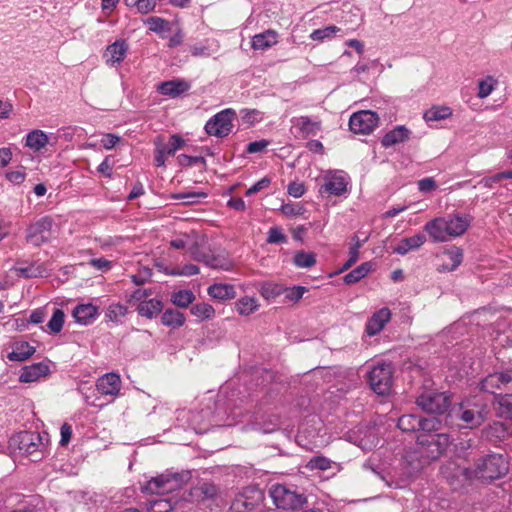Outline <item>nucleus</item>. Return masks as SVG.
I'll use <instances>...</instances> for the list:
<instances>
[{
    "instance_id": "obj_1",
    "label": "nucleus",
    "mask_w": 512,
    "mask_h": 512,
    "mask_svg": "<svg viewBox=\"0 0 512 512\" xmlns=\"http://www.w3.org/2000/svg\"><path fill=\"white\" fill-rule=\"evenodd\" d=\"M472 217L468 214L453 213L428 221L424 230L433 242H447L462 236L471 225Z\"/></svg>"
},
{
    "instance_id": "obj_2",
    "label": "nucleus",
    "mask_w": 512,
    "mask_h": 512,
    "mask_svg": "<svg viewBox=\"0 0 512 512\" xmlns=\"http://www.w3.org/2000/svg\"><path fill=\"white\" fill-rule=\"evenodd\" d=\"M489 414V409L478 396L468 398L461 403L454 405L447 414V417L462 422L464 428L474 429L484 423Z\"/></svg>"
},
{
    "instance_id": "obj_3",
    "label": "nucleus",
    "mask_w": 512,
    "mask_h": 512,
    "mask_svg": "<svg viewBox=\"0 0 512 512\" xmlns=\"http://www.w3.org/2000/svg\"><path fill=\"white\" fill-rule=\"evenodd\" d=\"M508 470V461L503 455L489 454L475 462L472 476L473 479L492 481L504 476Z\"/></svg>"
},
{
    "instance_id": "obj_4",
    "label": "nucleus",
    "mask_w": 512,
    "mask_h": 512,
    "mask_svg": "<svg viewBox=\"0 0 512 512\" xmlns=\"http://www.w3.org/2000/svg\"><path fill=\"white\" fill-rule=\"evenodd\" d=\"M191 479V472H165L147 482L144 491L151 494H165L183 488Z\"/></svg>"
},
{
    "instance_id": "obj_5",
    "label": "nucleus",
    "mask_w": 512,
    "mask_h": 512,
    "mask_svg": "<svg viewBox=\"0 0 512 512\" xmlns=\"http://www.w3.org/2000/svg\"><path fill=\"white\" fill-rule=\"evenodd\" d=\"M270 497L276 507L283 510H300L307 503L305 494L282 484L271 487Z\"/></svg>"
},
{
    "instance_id": "obj_6",
    "label": "nucleus",
    "mask_w": 512,
    "mask_h": 512,
    "mask_svg": "<svg viewBox=\"0 0 512 512\" xmlns=\"http://www.w3.org/2000/svg\"><path fill=\"white\" fill-rule=\"evenodd\" d=\"M416 405L424 412L429 414H444L449 411L451 405L450 397L435 389H426L419 393L415 401Z\"/></svg>"
},
{
    "instance_id": "obj_7",
    "label": "nucleus",
    "mask_w": 512,
    "mask_h": 512,
    "mask_svg": "<svg viewBox=\"0 0 512 512\" xmlns=\"http://www.w3.org/2000/svg\"><path fill=\"white\" fill-rule=\"evenodd\" d=\"M393 366L391 363H379L368 373L371 389L378 395H389L393 388Z\"/></svg>"
},
{
    "instance_id": "obj_8",
    "label": "nucleus",
    "mask_w": 512,
    "mask_h": 512,
    "mask_svg": "<svg viewBox=\"0 0 512 512\" xmlns=\"http://www.w3.org/2000/svg\"><path fill=\"white\" fill-rule=\"evenodd\" d=\"M417 444L431 459H437L443 455L452 444V438L448 433L418 434Z\"/></svg>"
},
{
    "instance_id": "obj_9",
    "label": "nucleus",
    "mask_w": 512,
    "mask_h": 512,
    "mask_svg": "<svg viewBox=\"0 0 512 512\" xmlns=\"http://www.w3.org/2000/svg\"><path fill=\"white\" fill-rule=\"evenodd\" d=\"M480 389L495 397L502 394L512 396V370L489 374L481 381Z\"/></svg>"
},
{
    "instance_id": "obj_10",
    "label": "nucleus",
    "mask_w": 512,
    "mask_h": 512,
    "mask_svg": "<svg viewBox=\"0 0 512 512\" xmlns=\"http://www.w3.org/2000/svg\"><path fill=\"white\" fill-rule=\"evenodd\" d=\"M236 113L233 109H224L214 115L205 124L207 134L223 138L229 135L233 128V119Z\"/></svg>"
},
{
    "instance_id": "obj_11",
    "label": "nucleus",
    "mask_w": 512,
    "mask_h": 512,
    "mask_svg": "<svg viewBox=\"0 0 512 512\" xmlns=\"http://www.w3.org/2000/svg\"><path fill=\"white\" fill-rule=\"evenodd\" d=\"M53 219L50 216H44L31 223L26 231V240L34 246H41L50 241L53 236Z\"/></svg>"
},
{
    "instance_id": "obj_12",
    "label": "nucleus",
    "mask_w": 512,
    "mask_h": 512,
    "mask_svg": "<svg viewBox=\"0 0 512 512\" xmlns=\"http://www.w3.org/2000/svg\"><path fill=\"white\" fill-rule=\"evenodd\" d=\"M441 474L453 489H458L466 482L473 480L472 468L462 467L451 459L442 465Z\"/></svg>"
},
{
    "instance_id": "obj_13",
    "label": "nucleus",
    "mask_w": 512,
    "mask_h": 512,
    "mask_svg": "<svg viewBox=\"0 0 512 512\" xmlns=\"http://www.w3.org/2000/svg\"><path fill=\"white\" fill-rule=\"evenodd\" d=\"M13 440L17 443L18 449L22 454L34 457V461L42 458V448L44 447V444L39 433L23 431L20 432Z\"/></svg>"
},
{
    "instance_id": "obj_14",
    "label": "nucleus",
    "mask_w": 512,
    "mask_h": 512,
    "mask_svg": "<svg viewBox=\"0 0 512 512\" xmlns=\"http://www.w3.org/2000/svg\"><path fill=\"white\" fill-rule=\"evenodd\" d=\"M263 493L255 487H247L237 494L230 506V512H254L262 502Z\"/></svg>"
},
{
    "instance_id": "obj_15",
    "label": "nucleus",
    "mask_w": 512,
    "mask_h": 512,
    "mask_svg": "<svg viewBox=\"0 0 512 512\" xmlns=\"http://www.w3.org/2000/svg\"><path fill=\"white\" fill-rule=\"evenodd\" d=\"M379 117L371 110H363L351 115L349 128L355 134L368 135L377 127Z\"/></svg>"
},
{
    "instance_id": "obj_16",
    "label": "nucleus",
    "mask_w": 512,
    "mask_h": 512,
    "mask_svg": "<svg viewBox=\"0 0 512 512\" xmlns=\"http://www.w3.org/2000/svg\"><path fill=\"white\" fill-rule=\"evenodd\" d=\"M348 180L339 171H329L323 176V183L319 188L320 194L342 196L347 191Z\"/></svg>"
},
{
    "instance_id": "obj_17",
    "label": "nucleus",
    "mask_w": 512,
    "mask_h": 512,
    "mask_svg": "<svg viewBox=\"0 0 512 512\" xmlns=\"http://www.w3.org/2000/svg\"><path fill=\"white\" fill-rule=\"evenodd\" d=\"M292 122L298 136L303 139L316 136L322 130L321 120L312 119L309 116L294 118Z\"/></svg>"
},
{
    "instance_id": "obj_18",
    "label": "nucleus",
    "mask_w": 512,
    "mask_h": 512,
    "mask_svg": "<svg viewBox=\"0 0 512 512\" xmlns=\"http://www.w3.org/2000/svg\"><path fill=\"white\" fill-rule=\"evenodd\" d=\"M121 378L114 372L106 373L96 381V389L101 395L116 397L120 394Z\"/></svg>"
},
{
    "instance_id": "obj_19",
    "label": "nucleus",
    "mask_w": 512,
    "mask_h": 512,
    "mask_svg": "<svg viewBox=\"0 0 512 512\" xmlns=\"http://www.w3.org/2000/svg\"><path fill=\"white\" fill-rule=\"evenodd\" d=\"M184 145V140L178 135H172L168 143L157 145L154 162L157 167L165 165L167 156H173Z\"/></svg>"
},
{
    "instance_id": "obj_20",
    "label": "nucleus",
    "mask_w": 512,
    "mask_h": 512,
    "mask_svg": "<svg viewBox=\"0 0 512 512\" xmlns=\"http://www.w3.org/2000/svg\"><path fill=\"white\" fill-rule=\"evenodd\" d=\"M218 494V486L210 481H199L190 489V496L196 502L213 501Z\"/></svg>"
},
{
    "instance_id": "obj_21",
    "label": "nucleus",
    "mask_w": 512,
    "mask_h": 512,
    "mask_svg": "<svg viewBox=\"0 0 512 512\" xmlns=\"http://www.w3.org/2000/svg\"><path fill=\"white\" fill-rule=\"evenodd\" d=\"M128 49L129 45L126 40H116L106 48L103 54V58L105 59L106 64L109 66L120 64L124 60Z\"/></svg>"
},
{
    "instance_id": "obj_22",
    "label": "nucleus",
    "mask_w": 512,
    "mask_h": 512,
    "mask_svg": "<svg viewBox=\"0 0 512 512\" xmlns=\"http://www.w3.org/2000/svg\"><path fill=\"white\" fill-rule=\"evenodd\" d=\"M391 311L389 308H381L368 319L365 327V331L369 336H375L379 334L385 327V325L391 319Z\"/></svg>"
},
{
    "instance_id": "obj_23",
    "label": "nucleus",
    "mask_w": 512,
    "mask_h": 512,
    "mask_svg": "<svg viewBox=\"0 0 512 512\" xmlns=\"http://www.w3.org/2000/svg\"><path fill=\"white\" fill-rule=\"evenodd\" d=\"M49 373V366L43 362L34 363L32 365L24 366L21 369L19 381L21 383H32L38 381L41 377L47 376Z\"/></svg>"
},
{
    "instance_id": "obj_24",
    "label": "nucleus",
    "mask_w": 512,
    "mask_h": 512,
    "mask_svg": "<svg viewBox=\"0 0 512 512\" xmlns=\"http://www.w3.org/2000/svg\"><path fill=\"white\" fill-rule=\"evenodd\" d=\"M190 89V84L184 79L164 81L158 85V91L165 96L176 98Z\"/></svg>"
},
{
    "instance_id": "obj_25",
    "label": "nucleus",
    "mask_w": 512,
    "mask_h": 512,
    "mask_svg": "<svg viewBox=\"0 0 512 512\" xmlns=\"http://www.w3.org/2000/svg\"><path fill=\"white\" fill-rule=\"evenodd\" d=\"M443 255L447 257L449 261L443 262L438 268L439 272H450L454 271L463 260V251L461 248L453 246L444 251Z\"/></svg>"
},
{
    "instance_id": "obj_26",
    "label": "nucleus",
    "mask_w": 512,
    "mask_h": 512,
    "mask_svg": "<svg viewBox=\"0 0 512 512\" xmlns=\"http://www.w3.org/2000/svg\"><path fill=\"white\" fill-rule=\"evenodd\" d=\"M425 241L426 237L424 234L421 233L413 235L411 237L403 238L397 244V246L393 248V252L400 255H405L412 250L420 248L425 243Z\"/></svg>"
},
{
    "instance_id": "obj_27",
    "label": "nucleus",
    "mask_w": 512,
    "mask_h": 512,
    "mask_svg": "<svg viewBox=\"0 0 512 512\" xmlns=\"http://www.w3.org/2000/svg\"><path fill=\"white\" fill-rule=\"evenodd\" d=\"M97 314L98 308L92 304H79L73 310V317L82 325L92 323Z\"/></svg>"
},
{
    "instance_id": "obj_28",
    "label": "nucleus",
    "mask_w": 512,
    "mask_h": 512,
    "mask_svg": "<svg viewBox=\"0 0 512 512\" xmlns=\"http://www.w3.org/2000/svg\"><path fill=\"white\" fill-rule=\"evenodd\" d=\"M409 137L410 131L405 126H397L382 137L381 144L383 147L387 148L403 143L407 141Z\"/></svg>"
},
{
    "instance_id": "obj_29",
    "label": "nucleus",
    "mask_w": 512,
    "mask_h": 512,
    "mask_svg": "<svg viewBox=\"0 0 512 512\" xmlns=\"http://www.w3.org/2000/svg\"><path fill=\"white\" fill-rule=\"evenodd\" d=\"M36 349L26 341L15 342L12 347V351L7 354V358L10 361L22 362L29 359Z\"/></svg>"
},
{
    "instance_id": "obj_30",
    "label": "nucleus",
    "mask_w": 512,
    "mask_h": 512,
    "mask_svg": "<svg viewBox=\"0 0 512 512\" xmlns=\"http://www.w3.org/2000/svg\"><path fill=\"white\" fill-rule=\"evenodd\" d=\"M208 294L217 300H229L236 296L234 285L217 283L213 284L208 288Z\"/></svg>"
},
{
    "instance_id": "obj_31",
    "label": "nucleus",
    "mask_w": 512,
    "mask_h": 512,
    "mask_svg": "<svg viewBox=\"0 0 512 512\" xmlns=\"http://www.w3.org/2000/svg\"><path fill=\"white\" fill-rule=\"evenodd\" d=\"M278 34L274 30H267L263 33L256 34L252 38V47L255 50H264L270 48L277 43Z\"/></svg>"
},
{
    "instance_id": "obj_32",
    "label": "nucleus",
    "mask_w": 512,
    "mask_h": 512,
    "mask_svg": "<svg viewBox=\"0 0 512 512\" xmlns=\"http://www.w3.org/2000/svg\"><path fill=\"white\" fill-rule=\"evenodd\" d=\"M163 308V304L161 300L158 299H148L146 301H142L137 306V312L143 316L147 317L149 319L155 317L158 315Z\"/></svg>"
},
{
    "instance_id": "obj_33",
    "label": "nucleus",
    "mask_w": 512,
    "mask_h": 512,
    "mask_svg": "<svg viewBox=\"0 0 512 512\" xmlns=\"http://www.w3.org/2000/svg\"><path fill=\"white\" fill-rule=\"evenodd\" d=\"M48 144V136L42 130L35 129L29 132L26 136L25 145L37 152L43 149Z\"/></svg>"
},
{
    "instance_id": "obj_34",
    "label": "nucleus",
    "mask_w": 512,
    "mask_h": 512,
    "mask_svg": "<svg viewBox=\"0 0 512 512\" xmlns=\"http://www.w3.org/2000/svg\"><path fill=\"white\" fill-rule=\"evenodd\" d=\"M510 397L502 394L494 398L493 407L497 416L505 419L512 417V401Z\"/></svg>"
},
{
    "instance_id": "obj_35",
    "label": "nucleus",
    "mask_w": 512,
    "mask_h": 512,
    "mask_svg": "<svg viewBox=\"0 0 512 512\" xmlns=\"http://www.w3.org/2000/svg\"><path fill=\"white\" fill-rule=\"evenodd\" d=\"M185 321L184 314L174 309H166L161 316V323L172 329L182 327Z\"/></svg>"
},
{
    "instance_id": "obj_36",
    "label": "nucleus",
    "mask_w": 512,
    "mask_h": 512,
    "mask_svg": "<svg viewBox=\"0 0 512 512\" xmlns=\"http://www.w3.org/2000/svg\"><path fill=\"white\" fill-rule=\"evenodd\" d=\"M260 307L258 300L255 297L244 296L241 297L235 305L236 311L242 316H249L256 312Z\"/></svg>"
},
{
    "instance_id": "obj_37",
    "label": "nucleus",
    "mask_w": 512,
    "mask_h": 512,
    "mask_svg": "<svg viewBox=\"0 0 512 512\" xmlns=\"http://www.w3.org/2000/svg\"><path fill=\"white\" fill-rule=\"evenodd\" d=\"M452 115V109L448 106H432L425 111L423 118L426 122L440 121L449 118Z\"/></svg>"
},
{
    "instance_id": "obj_38",
    "label": "nucleus",
    "mask_w": 512,
    "mask_h": 512,
    "mask_svg": "<svg viewBox=\"0 0 512 512\" xmlns=\"http://www.w3.org/2000/svg\"><path fill=\"white\" fill-rule=\"evenodd\" d=\"M420 425V417L415 414L402 415L397 422V426L404 432L417 431Z\"/></svg>"
},
{
    "instance_id": "obj_39",
    "label": "nucleus",
    "mask_w": 512,
    "mask_h": 512,
    "mask_svg": "<svg viewBox=\"0 0 512 512\" xmlns=\"http://www.w3.org/2000/svg\"><path fill=\"white\" fill-rule=\"evenodd\" d=\"M370 270L371 264L369 262L362 263L344 276V282L349 285L357 283L364 278Z\"/></svg>"
},
{
    "instance_id": "obj_40",
    "label": "nucleus",
    "mask_w": 512,
    "mask_h": 512,
    "mask_svg": "<svg viewBox=\"0 0 512 512\" xmlns=\"http://www.w3.org/2000/svg\"><path fill=\"white\" fill-rule=\"evenodd\" d=\"M293 264L298 268H311L316 264V254L303 250L295 253Z\"/></svg>"
},
{
    "instance_id": "obj_41",
    "label": "nucleus",
    "mask_w": 512,
    "mask_h": 512,
    "mask_svg": "<svg viewBox=\"0 0 512 512\" xmlns=\"http://www.w3.org/2000/svg\"><path fill=\"white\" fill-rule=\"evenodd\" d=\"M441 426L442 422L438 418L420 417V425L417 431H420L419 434H436L440 432Z\"/></svg>"
},
{
    "instance_id": "obj_42",
    "label": "nucleus",
    "mask_w": 512,
    "mask_h": 512,
    "mask_svg": "<svg viewBox=\"0 0 512 512\" xmlns=\"http://www.w3.org/2000/svg\"><path fill=\"white\" fill-rule=\"evenodd\" d=\"M195 300V295L191 290H179L171 296L174 305L180 308H187Z\"/></svg>"
},
{
    "instance_id": "obj_43",
    "label": "nucleus",
    "mask_w": 512,
    "mask_h": 512,
    "mask_svg": "<svg viewBox=\"0 0 512 512\" xmlns=\"http://www.w3.org/2000/svg\"><path fill=\"white\" fill-rule=\"evenodd\" d=\"M497 84L498 81L493 76H487L484 79L479 80L477 96L480 99L488 97L493 92Z\"/></svg>"
},
{
    "instance_id": "obj_44",
    "label": "nucleus",
    "mask_w": 512,
    "mask_h": 512,
    "mask_svg": "<svg viewBox=\"0 0 512 512\" xmlns=\"http://www.w3.org/2000/svg\"><path fill=\"white\" fill-rule=\"evenodd\" d=\"M127 311V306L121 303H113L107 308L105 315L110 321L117 323L121 317L127 314Z\"/></svg>"
},
{
    "instance_id": "obj_45",
    "label": "nucleus",
    "mask_w": 512,
    "mask_h": 512,
    "mask_svg": "<svg viewBox=\"0 0 512 512\" xmlns=\"http://www.w3.org/2000/svg\"><path fill=\"white\" fill-rule=\"evenodd\" d=\"M173 504L168 498H156L149 501L148 512H170Z\"/></svg>"
},
{
    "instance_id": "obj_46",
    "label": "nucleus",
    "mask_w": 512,
    "mask_h": 512,
    "mask_svg": "<svg viewBox=\"0 0 512 512\" xmlns=\"http://www.w3.org/2000/svg\"><path fill=\"white\" fill-rule=\"evenodd\" d=\"M191 314L202 320L212 319L215 315V310L210 304L198 303L191 308Z\"/></svg>"
},
{
    "instance_id": "obj_47",
    "label": "nucleus",
    "mask_w": 512,
    "mask_h": 512,
    "mask_svg": "<svg viewBox=\"0 0 512 512\" xmlns=\"http://www.w3.org/2000/svg\"><path fill=\"white\" fill-rule=\"evenodd\" d=\"M19 274L25 278H36V277H42L46 269L42 264L39 263H32L27 267H21L18 269Z\"/></svg>"
},
{
    "instance_id": "obj_48",
    "label": "nucleus",
    "mask_w": 512,
    "mask_h": 512,
    "mask_svg": "<svg viewBox=\"0 0 512 512\" xmlns=\"http://www.w3.org/2000/svg\"><path fill=\"white\" fill-rule=\"evenodd\" d=\"M284 292V287L275 283H264L261 286L260 294L265 299H274Z\"/></svg>"
},
{
    "instance_id": "obj_49",
    "label": "nucleus",
    "mask_w": 512,
    "mask_h": 512,
    "mask_svg": "<svg viewBox=\"0 0 512 512\" xmlns=\"http://www.w3.org/2000/svg\"><path fill=\"white\" fill-rule=\"evenodd\" d=\"M340 31V28L335 25H330L321 29H316L310 34V38L315 41H323L331 38L334 34Z\"/></svg>"
},
{
    "instance_id": "obj_50",
    "label": "nucleus",
    "mask_w": 512,
    "mask_h": 512,
    "mask_svg": "<svg viewBox=\"0 0 512 512\" xmlns=\"http://www.w3.org/2000/svg\"><path fill=\"white\" fill-rule=\"evenodd\" d=\"M280 211L286 217L292 218L302 216L306 209L300 203H286L281 206Z\"/></svg>"
},
{
    "instance_id": "obj_51",
    "label": "nucleus",
    "mask_w": 512,
    "mask_h": 512,
    "mask_svg": "<svg viewBox=\"0 0 512 512\" xmlns=\"http://www.w3.org/2000/svg\"><path fill=\"white\" fill-rule=\"evenodd\" d=\"M65 314L61 309H56L47 326L53 333H59L64 325Z\"/></svg>"
},
{
    "instance_id": "obj_52",
    "label": "nucleus",
    "mask_w": 512,
    "mask_h": 512,
    "mask_svg": "<svg viewBox=\"0 0 512 512\" xmlns=\"http://www.w3.org/2000/svg\"><path fill=\"white\" fill-rule=\"evenodd\" d=\"M204 263L213 269L230 270L232 267L231 263L228 260L217 256L205 257Z\"/></svg>"
},
{
    "instance_id": "obj_53",
    "label": "nucleus",
    "mask_w": 512,
    "mask_h": 512,
    "mask_svg": "<svg viewBox=\"0 0 512 512\" xmlns=\"http://www.w3.org/2000/svg\"><path fill=\"white\" fill-rule=\"evenodd\" d=\"M287 236L278 227H272L268 231L267 242L270 244H283L287 242Z\"/></svg>"
},
{
    "instance_id": "obj_54",
    "label": "nucleus",
    "mask_w": 512,
    "mask_h": 512,
    "mask_svg": "<svg viewBox=\"0 0 512 512\" xmlns=\"http://www.w3.org/2000/svg\"><path fill=\"white\" fill-rule=\"evenodd\" d=\"M200 272V269L197 265L194 264H186L182 268L173 269L170 272H167L169 275L173 276H193Z\"/></svg>"
},
{
    "instance_id": "obj_55",
    "label": "nucleus",
    "mask_w": 512,
    "mask_h": 512,
    "mask_svg": "<svg viewBox=\"0 0 512 512\" xmlns=\"http://www.w3.org/2000/svg\"><path fill=\"white\" fill-rule=\"evenodd\" d=\"M207 194L205 192H188V193H178L174 194L173 198L177 200H186L185 203L192 204L196 203L200 198H206Z\"/></svg>"
},
{
    "instance_id": "obj_56",
    "label": "nucleus",
    "mask_w": 512,
    "mask_h": 512,
    "mask_svg": "<svg viewBox=\"0 0 512 512\" xmlns=\"http://www.w3.org/2000/svg\"><path fill=\"white\" fill-rule=\"evenodd\" d=\"M310 469L327 470L331 467V461L323 456L313 457L307 464Z\"/></svg>"
},
{
    "instance_id": "obj_57",
    "label": "nucleus",
    "mask_w": 512,
    "mask_h": 512,
    "mask_svg": "<svg viewBox=\"0 0 512 512\" xmlns=\"http://www.w3.org/2000/svg\"><path fill=\"white\" fill-rule=\"evenodd\" d=\"M284 291L286 292V299L297 302L303 297L307 289L303 286H294L292 288L284 289Z\"/></svg>"
},
{
    "instance_id": "obj_58",
    "label": "nucleus",
    "mask_w": 512,
    "mask_h": 512,
    "mask_svg": "<svg viewBox=\"0 0 512 512\" xmlns=\"http://www.w3.org/2000/svg\"><path fill=\"white\" fill-rule=\"evenodd\" d=\"M149 29L154 32H161L168 26V21L160 17H150L147 20Z\"/></svg>"
},
{
    "instance_id": "obj_59",
    "label": "nucleus",
    "mask_w": 512,
    "mask_h": 512,
    "mask_svg": "<svg viewBox=\"0 0 512 512\" xmlns=\"http://www.w3.org/2000/svg\"><path fill=\"white\" fill-rule=\"evenodd\" d=\"M6 178L13 184H21L24 182L26 178L25 168L20 167L15 171H10L6 173Z\"/></svg>"
},
{
    "instance_id": "obj_60",
    "label": "nucleus",
    "mask_w": 512,
    "mask_h": 512,
    "mask_svg": "<svg viewBox=\"0 0 512 512\" xmlns=\"http://www.w3.org/2000/svg\"><path fill=\"white\" fill-rule=\"evenodd\" d=\"M269 144H270V142L266 139L251 142L247 145L246 152L248 154L262 152L269 146Z\"/></svg>"
},
{
    "instance_id": "obj_61",
    "label": "nucleus",
    "mask_w": 512,
    "mask_h": 512,
    "mask_svg": "<svg viewBox=\"0 0 512 512\" xmlns=\"http://www.w3.org/2000/svg\"><path fill=\"white\" fill-rule=\"evenodd\" d=\"M437 188L436 181L432 177H426L418 182V189L423 192L427 193L430 191H433Z\"/></svg>"
},
{
    "instance_id": "obj_62",
    "label": "nucleus",
    "mask_w": 512,
    "mask_h": 512,
    "mask_svg": "<svg viewBox=\"0 0 512 512\" xmlns=\"http://www.w3.org/2000/svg\"><path fill=\"white\" fill-rule=\"evenodd\" d=\"M369 239L368 236H366L363 240L359 239L357 236H354L352 238L353 245L349 249V255L351 258H359V249L364 245L365 242H367Z\"/></svg>"
},
{
    "instance_id": "obj_63",
    "label": "nucleus",
    "mask_w": 512,
    "mask_h": 512,
    "mask_svg": "<svg viewBox=\"0 0 512 512\" xmlns=\"http://www.w3.org/2000/svg\"><path fill=\"white\" fill-rule=\"evenodd\" d=\"M271 183V180L268 177H264L258 182H256L254 185H252L247 191L246 196H250L252 194H255L259 191H261L264 188H267Z\"/></svg>"
},
{
    "instance_id": "obj_64",
    "label": "nucleus",
    "mask_w": 512,
    "mask_h": 512,
    "mask_svg": "<svg viewBox=\"0 0 512 512\" xmlns=\"http://www.w3.org/2000/svg\"><path fill=\"white\" fill-rule=\"evenodd\" d=\"M89 264L101 271L110 270L112 267V262L105 258H93L90 260Z\"/></svg>"
}]
</instances>
